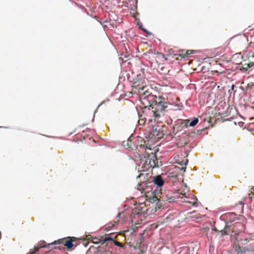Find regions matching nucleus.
Instances as JSON below:
<instances>
[{
	"mask_svg": "<svg viewBox=\"0 0 254 254\" xmlns=\"http://www.w3.org/2000/svg\"><path fill=\"white\" fill-rule=\"evenodd\" d=\"M132 94H137L141 103L144 105L143 115H140L138 120L140 125H144L147 121H152L151 117L159 118L169 104L164 98L153 95L143 82L137 81L132 86Z\"/></svg>",
	"mask_w": 254,
	"mask_h": 254,
	"instance_id": "1",
	"label": "nucleus"
},
{
	"mask_svg": "<svg viewBox=\"0 0 254 254\" xmlns=\"http://www.w3.org/2000/svg\"><path fill=\"white\" fill-rule=\"evenodd\" d=\"M149 183H153L155 189H152L151 192H147L146 197L153 202H173L178 198L176 195L169 191H163L161 187L164 184L160 176L154 177L151 180H148Z\"/></svg>",
	"mask_w": 254,
	"mask_h": 254,
	"instance_id": "2",
	"label": "nucleus"
},
{
	"mask_svg": "<svg viewBox=\"0 0 254 254\" xmlns=\"http://www.w3.org/2000/svg\"><path fill=\"white\" fill-rule=\"evenodd\" d=\"M140 164L139 166H142V170L140 171L142 173H146V170L153 168L158 165V161L157 158L156 153L145 152L143 156H139Z\"/></svg>",
	"mask_w": 254,
	"mask_h": 254,
	"instance_id": "3",
	"label": "nucleus"
},
{
	"mask_svg": "<svg viewBox=\"0 0 254 254\" xmlns=\"http://www.w3.org/2000/svg\"><path fill=\"white\" fill-rule=\"evenodd\" d=\"M117 236L118 235L114 233L107 234V237L104 239V241H107L106 246L112 247L113 245H115L121 248H125V245L124 244L116 240Z\"/></svg>",
	"mask_w": 254,
	"mask_h": 254,
	"instance_id": "4",
	"label": "nucleus"
},
{
	"mask_svg": "<svg viewBox=\"0 0 254 254\" xmlns=\"http://www.w3.org/2000/svg\"><path fill=\"white\" fill-rule=\"evenodd\" d=\"M77 240V239L74 237H67L64 239H59L58 241H55L54 242L52 243L51 244H63L64 246H65L67 249H71L72 247L75 245L77 246V244H73L74 242H75Z\"/></svg>",
	"mask_w": 254,
	"mask_h": 254,
	"instance_id": "5",
	"label": "nucleus"
},
{
	"mask_svg": "<svg viewBox=\"0 0 254 254\" xmlns=\"http://www.w3.org/2000/svg\"><path fill=\"white\" fill-rule=\"evenodd\" d=\"M148 177H151V175L148 173H141L136 177L137 179H142V180H140V182L137 185V189L138 190L142 191L145 188L147 187V184L149 183L148 180L146 181L145 179H148Z\"/></svg>",
	"mask_w": 254,
	"mask_h": 254,
	"instance_id": "6",
	"label": "nucleus"
},
{
	"mask_svg": "<svg viewBox=\"0 0 254 254\" xmlns=\"http://www.w3.org/2000/svg\"><path fill=\"white\" fill-rule=\"evenodd\" d=\"M233 248L235 250V251L237 252L238 254H243L246 252L247 251H251L254 252V246L252 247L250 249H246L244 247H240L239 244H238L237 239H235V241L233 244Z\"/></svg>",
	"mask_w": 254,
	"mask_h": 254,
	"instance_id": "7",
	"label": "nucleus"
},
{
	"mask_svg": "<svg viewBox=\"0 0 254 254\" xmlns=\"http://www.w3.org/2000/svg\"><path fill=\"white\" fill-rule=\"evenodd\" d=\"M50 244H47L45 241H40L34 246L33 249H31L27 254H34L39 251L40 249L47 247Z\"/></svg>",
	"mask_w": 254,
	"mask_h": 254,
	"instance_id": "8",
	"label": "nucleus"
},
{
	"mask_svg": "<svg viewBox=\"0 0 254 254\" xmlns=\"http://www.w3.org/2000/svg\"><path fill=\"white\" fill-rule=\"evenodd\" d=\"M253 57L254 58V54L253 55ZM240 65L241 70L246 71L254 65V61H249V63H247L245 61L244 62L241 63Z\"/></svg>",
	"mask_w": 254,
	"mask_h": 254,
	"instance_id": "9",
	"label": "nucleus"
},
{
	"mask_svg": "<svg viewBox=\"0 0 254 254\" xmlns=\"http://www.w3.org/2000/svg\"><path fill=\"white\" fill-rule=\"evenodd\" d=\"M107 237V234L99 237H94L92 238V243L95 244H101V245L107 244V241H104L105 238Z\"/></svg>",
	"mask_w": 254,
	"mask_h": 254,
	"instance_id": "10",
	"label": "nucleus"
},
{
	"mask_svg": "<svg viewBox=\"0 0 254 254\" xmlns=\"http://www.w3.org/2000/svg\"><path fill=\"white\" fill-rule=\"evenodd\" d=\"M106 24H104V26L107 27L110 29H114L117 27V23L116 21L112 20L110 19L109 21H107L105 22Z\"/></svg>",
	"mask_w": 254,
	"mask_h": 254,
	"instance_id": "11",
	"label": "nucleus"
},
{
	"mask_svg": "<svg viewBox=\"0 0 254 254\" xmlns=\"http://www.w3.org/2000/svg\"><path fill=\"white\" fill-rule=\"evenodd\" d=\"M180 194H182V195H184L187 199L188 198L186 196L185 193L183 194L182 193H180ZM191 200H189V199H186L185 200V202H187V203H190L192 206H195L196 204L197 203V198L194 196H192V197L191 198Z\"/></svg>",
	"mask_w": 254,
	"mask_h": 254,
	"instance_id": "12",
	"label": "nucleus"
},
{
	"mask_svg": "<svg viewBox=\"0 0 254 254\" xmlns=\"http://www.w3.org/2000/svg\"><path fill=\"white\" fill-rule=\"evenodd\" d=\"M152 134L154 136H156L158 139L163 137V133L162 131L157 130V128H153Z\"/></svg>",
	"mask_w": 254,
	"mask_h": 254,
	"instance_id": "13",
	"label": "nucleus"
},
{
	"mask_svg": "<svg viewBox=\"0 0 254 254\" xmlns=\"http://www.w3.org/2000/svg\"><path fill=\"white\" fill-rule=\"evenodd\" d=\"M179 254H190V250L187 247H184L182 249Z\"/></svg>",
	"mask_w": 254,
	"mask_h": 254,
	"instance_id": "14",
	"label": "nucleus"
},
{
	"mask_svg": "<svg viewBox=\"0 0 254 254\" xmlns=\"http://www.w3.org/2000/svg\"><path fill=\"white\" fill-rule=\"evenodd\" d=\"M230 229L229 226H225V227L224 228V229L220 231L221 235H227L228 232L230 231Z\"/></svg>",
	"mask_w": 254,
	"mask_h": 254,
	"instance_id": "15",
	"label": "nucleus"
},
{
	"mask_svg": "<svg viewBox=\"0 0 254 254\" xmlns=\"http://www.w3.org/2000/svg\"><path fill=\"white\" fill-rule=\"evenodd\" d=\"M117 223V221H114L113 223H111L108 224L106 226L105 229L107 230H111V228L114 226L115 224H116Z\"/></svg>",
	"mask_w": 254,
	"mask_h": 254,
	"instance_id": "16",
	"label": "nucleus"
},
{
	"mask_svg": "<svg viewBox=\"0 0 254 254\" xmlns=\"http://www.w3.org/2000/svg\"><path fill=\"white\" fill-rule=\"evenodd\" d=\"M198 119L197 118H195L190 123L189 126L190 127H194L198 123Z\"/></svg>",
	"mask_w": 254,
	"mask_h": 254,
	"instance_id": "17",
	"label": "nucleus"
},
{
	"mask_svg": "<svg viewBox=\"0 0 254 254\" xmlns=\"http://www.w3.org/2000/svg\"><path fill=\"white\" fill-rule=\"evenodd\" d=\"M189 120H186L183 121L181 123V126L183 127H187L188 125V123H189Z\"/></svg>",
	"mask_w": 254,
	"mask_h": 254,
	"instance_id": "18",
	"label": "nucleus"
},
{
	"mask_svg": "<svg viewBox=\"0 0 254 254\" xmlns=\"http://www.w3.org/2000/svg\"><path fill=\"white\" fill-rule=\"evenodd\" d=\"M188 160L185 161V162L184 163V166H182L181 168V170L183 171L184 172L186 171V165L188 163Z\"/></svg>",
	"mask_w": 254,
	"mask_h": 254,
	"instance_id": "19",
	"label": "nucleus"
},
{
	"mask_svg": "<svg viewBox=\"0 0 254 254\" xmlns=\"http://www.w3.org/2000/svg\"><path fill=\"white\" fill-rule=\"evenodd\" d=\"M165 67L162 66L160 68V70L162 71L163 74H165L166 72L167 71L166 70H164Z\"/></svg>",
	"mask_w": 254,
	"mask_h": 254,
	"instance_id": "20",
	"label": "nucleus"
},
{
	"mask_svg": "<svg viewBox=\"0 0 254 254\" xmlns=\"http://www.w3.org/2000/svg\"><path fill=\"white\" fill-rule=\"evenodd\" d=\"M139 28H140L142 30H143V31H144L145 33H148V31H147L146 29H143V28L142 27V26H141V25H139Z\"/></svg>",
	"mask_w": 254,
	"mask_h": 254,
	"instance_id": "21",
	"label": "nucleus"
},
{
	"mask_svg": "<svg viewBox=\"0 0 254 254\" xmlns=\"http://www.w3.org/2000/svg\"><path fill=\"white\" fill-rule=\"evenodd\" d=\"M127 145L128 146V149L131 148V145H129V143H128V142H127Z\"/></svg>",
	"mask_w": 254,
	"mask_h": 254,
	"instance_id": "22",
	"label": "nucleus"
},
{
	"mask_svg": "<svg viewBox=\"0 0 254 254\" xmlns=\"http://www.w3.org/2000/svg\"><path fill=\"white\" fill-rule=\"evenodd\" d=\"M235 86L234 85H232V87H231V89L232 90H233Z\"/></svg>",
	"mask_w": 254,
	"mask_h": 254,
	"instance_id": "23",
	"label": "nucleus"
},
{
	"mask_svg": "<svg viewBox=\"0 0 254 254\" xmlns=\"http://www.w3.org/2000/svg\"><path fill=\"white\" fill-rule=\"evenodd\" d=\"M253 108L254 109V102L252 103Z\"/></svg>",
	"mask_w": 254,
	"mask_h": 254,
	"instance_id": "24",
	"label": "nucleus"
},
{
	"mask_svg": "<svg viewBox=\"0 0 254 254\" xmlns=\"http://www.w3.org/2000/svg\"><path fill=\"white\" fill-rule=\"evenodd\" d=\"M179 163V164H181V165H182V164H183V161H182V162H179V163Z\"/></svg>",
	"mask_w": 254,
	"mask_h": 254,
	"instance_id": "25",
	"label": "nucleus"
},
{
	"mask_svg": "<svg viewBox=\"0 0 254 254\" xmlns=\"http://www.w3.org/2000/svg\"><path fill=\"white\" fill-rule=\"evenodd\" d=\"M252 61H254V58H253V56H252Z\"/></svg>",
	"mask_w": 254,
	"mask_h": 254,
	"instance_id": "26",
	"label": "nucleus"
},
{
	"mask_svg": "<svg viewBox=\"0 0 254 254\" xmlns=\"http://www.w3.org/2000/svg\"><path fill=\"white\" fill-rule=\"evenodd\" d=\"M120 215H121V213H119L118 214V216H119Z\"/></svg>",
	"mask_w": 254,
	"mask_h": 254,
	"instance_id": "27",
	"label": "nucleus"
}]
</instances>
